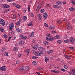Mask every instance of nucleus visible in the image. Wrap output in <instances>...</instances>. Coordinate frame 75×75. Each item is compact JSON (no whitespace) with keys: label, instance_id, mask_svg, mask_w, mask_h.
I'll return each mask as SVG.
<instances>
[{"label":"nucleus","instance_id":"6e6552de","mask_svg":"<svg viewBox=\"0 0 75 75\" xmlns=\"http://www.w3.org/2000/svg\"><path fill=\"white\" fill-rule=\"evenodd\" d=\"M28 69H29V67L28 66L26 67L25 68H24V72H26V71H27L28 70Z\"/></svg>","mask_w":75,"mask_h":75},{"label":"nucleus","instance_id":"2eb2a0df","mask_svg":"<svg viewBox=\"0 0 75 75\" xmlns=\"http://www.w3.org/2000/svg\"><path fill=\"white\" fill-rule=\"evenodd\" d=\"M15 7L17 8H20V7H21L20 5L19 4H17L15 6Z\"/></svg>","mask_w":75,"mask_h":75},{"label":"nucleus","instance_id":"4c0bfd02","mask_svg":"<svg viewBox=\"0 0 75 75\" xmlns=\"http://www.w3.org/2000/svg\"><path fill=\"white\" fill-rule=\"evenodd\" d=\"M47 37H51L52 35H51L50 34H47Z\"/></svg>","mask_w":75,"mask_h":75},{"label":"nucleus","instance_id":"864d4df0","mask_svg":"<svg viewBox=\"0 0 75 75\" xmlns=\"http://www.w3.org/2000/svg\"><path fill=\"white\" fill-rule=\"evenodd\" d=\"M40 9H39L38 7H37V9H36V11H39V10H40Z\"/></svg>","mask_w":75,"mask_h":75},{"label":"nucleus","instance_id":"f257e3e1","mask_svg":"<svg viewBox=\"0 0 75 75\" xmlns=\"http://www.w3.org/2000/svg\"><path fill=\"white\" fill-rule=\"evenodd\" d=\"M0 24L2 26L5 25V22L4 21L1 19H0Z\"/></svg>","mask_w":75,"mask_h":75},{"label":"nucleus","instance_id":"0e129e2a","mask_svg":"<svg viewBox=\"0 0 75 75\" xmlns=\"http://www.w3.org/2000/svg\"><path fill=\"white\" fill-rule=\"evenodd\" d=\"M16 63H17V64H19L20 63V62H19V61H16Z\"/></svg>","mask_w":75,"mask_h":75},{"label":"nucleus","instance_id":"4d7b16f0","mask_svg":"<svg viewBox=\"0 0 75 75\" xmlns=\"http://www.w3.org/2000/svg\"><path fill=\"white\" fill-rule=\"evenodd\" d=\"M64 57L65 58H69V57H68V55H65Z\"/></svg>","mask_w":75,"mask_h":75},{"label":"nucleus","instance_id":"4be33fe9","mask_svg":"<svg viewBox=\"0 0 75 75\" xmlns=\"http://www.w3.org/2000/svg\"><path fill=\"white\" fill-rule=\"evenodd\" d=\"M15 24L17 25H18L20 24V22L17 21L15 23Z\"/></svg>","mask_w":75,"mask_h":75},{"label":"nucleus","instance_id":"b1692460","mask_svg":"<svg viewBox=\"0 0 75 75\" xmlns=\"http://www.w3.org/2000/svg\"><path fill=\"white\" fill-rule=\"evenodd\" d=\"M4 8H8V6L7 4H5L4 5Z\"/></svg>","mask_w":75,"mask_h":75},{"label":"nucleus","instance_id":"c85d7f7f","mask_svg":"<svg viewBox=\"0 0 75 75\" xmlns=\"http://www.w3.org/2000/svg\"><path fill=\"white\" fill-rule=\"evenodd\" d=\"M64 41L66 43H68L69 42V41L68 40H65Z\"/></svg>","mask_w":75,"mask_h":75},{"label":"nucleus","instance_id":"423d86ee","mask_svg":"<svg viewBox=\"0 0 75 75\" xmlns=\"http://www.w3.org/2000/svg\"><path fill=\"white\" fill-rule=\"evenodd\" d=\"M43 17L44 18L46 19L48 17V14L46 12L44 13L43 14Z\"/></svg>","mask_w":75,"mask_h":75},{"label":"nucleus","instance_id":"052dcab7","mask_svg":"<svg viewBox=\"0 0 75 75\" xmlns=\"http://www.w3.org/2000/svg\"><path fill=\"white\" fill-rule=\"evenodd\" d=\"M18 56L19 57H18V58H20V57H21V54H19L18 55Z\"/></svg>","mask_w":75,"mask_h":75},{"label":"nucleus","instance_id":"473e14b6","mask_svg":"<svg viewBox=\"0 0 75 75\" xmlns=\"http://www.w3.org/2000/svg\"><path fill=\"white\" fill-rule=\"evenodd\" d=\"M23 19L24 21H25L27 20V17L25 16H24Z\"/></svg>","mask_w":75,"mask_h":75},{"label":"nucleus","instance_id":"4468645a","mask_svg":"<svg viewBox=\"0 0 75 75\" xmlns=\"http://www.w3.org/2000/svg\"><path fill=\"white\" fill-rule=\"evenodd\" d=\"M53 52V50H49L47 52V54H51Z\"/></svg>","mask_w":75,"mask_h":75},{"label":"nucleus","instance_id":"a18cd8bd","mask_svg":"<svg viewBox=\"0 0 75 75\" xmlns=\"http://www.w3.org/2000/svg\"><path fill=\"white\" fill-rule=\"evenodd\" d=\"M69 48L71 49V50H75V49L73 47H70Z\"/></svg>","mask_w":75,"mask_h":75},{"label":"nucleus","instance_id":"39448f33","mask_svg":"<svg viewBox=\"0 0 75 75\" xmlns=\"http://www.w3.org/2000/svg\"><path fill=\"white\" fill-rule=\"evenodd\" d=\"M14 26V25L13 23H11L10 25L9 26V30H12V29L13 28V27Z\"/></svg>","mask_w":75,"mask_h":75},{"label":"nucleus","instance_id":"f704fd0d","mask_svg":"<svg viewBox=\"0 0 75 75\" xmlns=\"http://www.w3.org/2000/svg\"><path fill=\"white\" fill-rule=\"evenodd\" d=\"M45 11V10L44 9H42L40 11L41 13H44Z\"/></svg>","mask_w":75,"mask_h":75},{"label":"nucleus","instance_id":"20e7f679","mask_svg":"<svg viewBox=\"0 0 75 75\" xmlns=\"http://www.w3.org/2000/svg\"><path fill=\"white\" fill-rule=\"evenodd\" d=\"M69 41L71 43H75V39L71 37L69 39Z\"/></svg>","mask_w":75,"mask_h":75},{"label":"nucleus","instance_id":"774afa93","mask_svg":"<svg viewBox=\"0 0 75 75\" xmlns=\"http://www.w3.org/2000/svg\"><path fill=\"white\" fill-rule=\"evenodd\" d=\"M67 20V19L65 18H64V19H63V21H66Z\"/></svg>","mask_w":75,"mask_h":75},{"label":"nucleus","instance_id":"e2e57ef3","mask_svg":"<svg viewBox=\"0 0 75 75\" xmlns=\"http://www.w3.org/2000/svg\"><path fill=\"white\" fill-rule=\"evenodd\" d=\"M54 68H59V67L58 66H56L54 67Z\"/></svg>","mask_w":75,"mask_h":75},{"label":"nucleus","instance_id":"338daca9","mask_svg":"<svg viewBox=\"0 0 75 75\" xmlns=\"http://www.w3.org/2000/svg\"><path fill=\"white\" fill-rule=\"evenodd\" d=\"M21 18H20L19 21V22H20V23H21Z\"/></svg>","mask_w":75,"mask_h":75},{"label":"nucleus","instance_id":"6e6d98bb","mask_svg":"<svg viewBox=\"0 0 75 75\" xmlns=\"http://www.w3.org/2000/svg\"><path fill=\"white\" fill-rule=\"evenodd\" d=\"M61 70L63 72H65V70L64 69H61Z\"/></svg>","mask_w":75,"mask_h":75},{"label":"nucleus","instance_id":"c9c22d12","mask_svg":"<svg viewBox=\"0 0 75 75\" xmlns=\"http://www.w3.org/2000/svg\"><path fill=\"white\" fill-rule=\"evenodd\" d=\"M61 42H62V41H61V40H59L58 41H57V44H61Z\"/></svg>","mask_w":75,"mask_h":75},{"label":"nucleus","instance_id":"5fc2aeb1","mask_svg":"<svg viewBox=\"0 0 75 75\" xmlns=\"http://www.w3.org/2000/svg\"><path fill=\"white\" fill-rule=\"evenodd\" d=\"M36 74H38V75H41V74L38 72L36 71Z\"/></svg>","mask_w":75,"mask_h":75},{"label":"nucleus","instance_id":"c756f323","mask_svg":"<svg viewBox=\"0 0 75 75\" xmlns=\"http://www.w3.org/2000/svg\"><path fill=\"white\" fill-rule=\"evenodd\" d=\"M16 30L17 31H18V32H20V29L18 28H16Z\"/></svg>","mask_w":75,"mask_h":75},{"label":"nucleus","instance_id":"7c9ffc66","mask_svg":"<svg viewBox=\"0 0 75 75\" xmlns=\"http://www.w3.org/2000/svg\"><path fill=\"white\" fill-rule=\"evenodd\" d=\"M49 61V59H48L46 57H45V62L47 63V61Z\"/></svg>","mask_w":75,"mask_h":75},{"label":"nucleus","instance_id":"603ef678","mask_svg":"<svg viewBox=\"0 0 75 75\" xmlns=\"http://www.w3.org/2000/svg\"><path fill=\"white\" fill-rule=\"evenodd\" d=\"M5 56H8V53L6 52L5 53Z\"/></svg>","mask_w":75,"mask_h":75},{"label":"nucleus","instance_id":"f03ea898","mask_svg":"<svg viewBox=\"0 0 75 75\" xmlns=\"http://www.w3.org/2000/svg\"><path fill=\"white\" fill-rule=\"evenodd\" d=\"M38 50H39V52H40V54H42L44 53V52L42 51L43 49L42 47H39L38 48Z\"/></svg>","mask_w":75,"mask_h":75},{"label":"nucleus","instance_id":"9b49d317","mask_svg":"<svg viewBox=\"0 0 75 75\" xmlns=\"http://www.w3.org/2000/svg\"><path fill=\"white\" fill-rule=\"evenodd\" d=\"M67 28L68 30H72V27L71 26H69Z\"/></svg>","mask_w":75,"mask_h":75},{"label":"nucleus","instance_id":"09e8293b","mask_svg":"<svg viewBox=\"0 0 75 75\" xmlns=\"http://www.w3.org/2000/svg\"><path fill=\"white\" fill-rule=\"evenodd\" d=\"M44 26L45 27H48V25L47 24V23H45L44 24Z\"/></svg>","mask_w":75,"mask_h":75},{"label":"nucleus","instance_id":"a19ab883","mask_svg":"<svg viewBox=\"0 0 75 75\" xmlns=\"http://www.w3.org/2000/svg\"><path fill=\"white\" fill-rule=\"evenodd\" d=\"M41 4H40L38 6V7L40 9L41 8Z\"/></svg>","mask_w":75,"mask_h":75},{"label":"nucleus","instance_id":"f8f14e48","mask_svg":"<svg viewBox=\"0 0 75 75\" xmlns=\"http://www.w3.org/2000/svg\"><path fill=\"white\" fill-rule=\"evenodd\" d=\"M53 7L54 8H61V6L57 5H54Z\"/></svg>","mask_w":75,"mask_h":75},{"label":"nucleus","instance_id":"13d9d810","mask_svg":"<svg viewBox=\"0 0 75 75\" xmlns=\"http://www.w3.org/2000/svg\"><path fill=\"white\" fill-rule=\"evenodd\" d=\"M4 4H2L1 5V6L3 7H4Z\"/></svg>","mask_w":75,"mask_h":75},{"label":"nucleus","instance_id":"a211bd4d","mask_svg":"<svg viewBox=\"0 0 75 75\" xmlns=\"http://www.w3.org/2000/svg\"><path fill=\"white\" fill-rule=\"evenodd\" d=\"M50 40V41H54V37L51 36L49 38Z\"/></svg>","mask_w":75,"mask_h":75},{"label":"nucleus","instance_id":"c03bdc74","mask_svg":"<svg viewBox=\"0 0 75 75\" xmlns=\"http://www.w3.org/2000/svg\"><path fill=\"white\" fill-rule=\"evenodd\" d=\"M28 26H31V25H33V24H32L31 23H30L29 24L27 25Z\"/></svg>","mask_w":75,"mask_h":75},{"label":"nucleus","instance_id":"0eeeda50","mask_svg":"<svg viewBox=\"0 0 75 75\" xmlns=\"http://www.w3.org/2000/svg\"><path fill=\"white\" fill-rule=\"evenodd\" d=\"M24 70V66H21L19 68V70L20 71H22L23 70Z\"/></svg>","mask_w":75,"mask_h":75},{"label":"nucleus","instance_id":"de8ad7c7","mask_svg":"<svg viewBox=\"0 0 75 75\" xmlns=\"http://www.w3.org/2000/svg\"><path fill=\"white\" fill-rule=\"evenodd\" d=\"M33 65H36V62L35 61L33 62Z\"/></svg>","mask_w":75,"mask_h":75},{"label":"nucleus","instance_id":"49530a36","mask_svg":"<svg viewBox=\"0 0 75 75\" xmlns=\"http://www.w3.org/2000/svg\"><path fill=\"white\" fill-rule=\"evenodd\" d=\"M46 39L47 41H50V38H48L47 37L46 38Z\"/></svg>","mask_w":75,"mask_h":75},{"label":"nucleus","instance_id":"6ab92c4d","mask_svg":"<svg viewBox=\"0 0 75 75\" xmlns=\"http://www.w3.org/2000/svg\"><path fill=\"white\" fill-rule=\"evenodd\" d=\"M14 51H15L16 52H17V51H18V50L17 49V47H15L13 49Z\"/></svg>","mask_w":75,"mask_h":75},{"label":"nucleus","instance_id":"e433bc0d","mask_svg":"<svg viewBox=\"0 0 75 75\" xmlns=\"http://www.w3.org/2000/svg\"><path fill=\"white\" fill-rule=\"evenodd\" d=\"M19 44H20V45H23V44H24V43H23L22 42V41H19Z\"/></svg>","mask_w":75,"mask_h":75},{"label":"nucleus","instance_id":"dca6fc26","mask_svg":"<svg viewBox=\"0 0 75 75\" xmlns=\"http://www.w3.org/2000/svg\"><path fill=\"white\" fill-rule=\"evenodd\" d=\"M25 51L27 53H28V54H29V53L30 52V50L29 49H26Z\"/></svg>","mask_w":75,"mask_h":75},{"label":"nucleus","instance_id":"37998d69","mask_svg":"<svg viewBox=\"0 0 75 75\" xmlns=\"http://www.w3.org/2000/svg\"><path fill=\"white\" fill-rule=\"evenodd\" d=\"M71 3L72 4L74 5V6H75V3L73 1H71Z\"/></svg>","mask_w":75,"mask_h":75},{"label":"nucleus","instance_id":"412c9836","mask_svg":"<svg viewBox=\"0 0 75 75\" xmlns=\"http://www.w3.org/2000/svg\"><path fill=\"white\" fill-rule=\"evenodd\" d=\"M69 10L70 11H74L75 10V8L72 7L70 8H69Z\"/></svg>","mask_w":75,"mask_h":75},{"label":"nucleus","instance_id":"680f3d73","mask_svg":"<svg viewBox=\"0 0 75 75\" xmlns=\"http://www.w3.org/2000/svg\"><path fill=\"white\" fill-rule=\"evenodd\" d=\"M34 34H31L30 35V37H33V36H34Z\"/></svg>","mask_w":75,"mask_h":75},{"label":"nucleus","instance_id":"ea45409f","mask_svg":"<svg viewBox=\"0 0 75 75\" xmlns=\"http://www.w3.org/2000/svg\"><path fill=\"white\" fill-rule=\"evenodd\" d=\"M64 68H65V69H68V66L66 65H65L64 66Z\"/></svg>","mask_w":75,"mask_h":75},{"label":"nucleus","instance_id":"bb28decb","mask_svg":"<svg viewBox=\"0 0 75 75\" xmlns=\"http://www.w3.org/2000/svg\"><path fill=\"white\" fill-rule=\"evenodd\" d=\"M38 17H39V20H41V18H42V16H41V15L39 14Z\"/></svg>","mask_w":75,"mask_h":75},{"label":"nucleus","instance_id":"f3484780","mask_svg":"<svg viewBox=\"0 0 75 75\" xmlns=\"http://www.w3.org/2000/svg\"><path fill=\"white\" fill-rule=\"evenodd\" d=\"M38 45H35L33 47V48L35 49V50H37V49L38 48Z\"/></svg>","mask_w":75,"mask_h":75},{"label":"nucleus","instance_id":"8fccbe9b","mask_svg":"<svg viewBox=\"0 0 75 75\" xmlns=\"http://www.w3.org/2000/svg\"><path fill=\"white\" fill-rule=\"evenodd\" d=\"M30 6H29L28 8V12H30Z\"/></svg>","mask_w":75,"mask_h":75},{"label":"nucleus","instance_id":"393cba45","mask_svg":"<svg viewBox=\"0 0 75 75\" xmlns=\"http://www.w3.org/2000/svg\"><path fill=\"white\" fill-rule=\"evenodd\" d=\"M57 23L58 24H61V23L62 22H61V20H59L57 21Z\"/></svg>","mask_w":75,"mask_h":75},{"label":"nucleus","instance_id":"3c124183","mask_svg":"<svg viewBox=\"0 0 75 75\" xmlns=\"http://www.w3.org/2000/svg\"><path fill=\"white\" fill-rule=\"evenodd\" d=\"M52 33H53V34H55V33H57V32H56L54 30H53L52 31Z\"/></svg>","mask_w":75,"mask_h":75},{"label":"nucleus","instance_id":"1a4fd4ad","mask_svg":"<svg viewBox=\"0 0 75 75\" xmlns=\"http://www.w3.org/2000/svg\"><path fill=\"white\" fill-rule=\"evenodd\" d=\"M35 55H37V56H39L40 57H41V53L40 52H35Z\"/></svg>","mask_w":75,"mask_h":75},{"label":"nucleus","instance_id":"7ed1b4c3","mask_svg":"<svg viewBox=\"0 0 75 75\" xmlns=\"http://www.w3.org/2000/svg\"><path fill=\"white\" fill-rule=\"evenodd\" d=\"M0 69L2 71H5L6 70V67L5 66H3L2 67L0 68Z\"/></svg>","mask_w":75,"mask_h":75},{"label":"nucleus","instance_id":"72a5a7b5","mask_svg":"<svg viewBox=\"0 0 75 75\" xmlns=\"http://www.w3.org/2000/svg\"><path fill=\"white\" fill-rule=\"evenodd\" d=\"M30 16L32 17H34V14H33V13H31L30 14Z\"/></svg>","mask_w":75,"mask_h":75},{"label":"nucleus","instance_id":"cd10ccee","mask_svg":"<svg viewBox=\"0 0 75 75\" xmlns=\"http://www.w3.org/2000/svg\"><path fill=\"white\" fill-rule=\"evenodd\" d=\"M0 31H1V32H3V31H4V28H0Z\"/></svg>","mask_w":75,"mask_h":75},{"label":"nucleus","instance_id":"58836bf2","mask_svg":"<svg viewBox=\"0 0 75 75\" xmlns=\"http://www.w3.org/2000/svg\"><path fill=\"white\" fill-rule=\"evenodd\" d=\"M33 59H37V58H38V57H35V56H33L32 57Z\"/></svg>","mask_w":75,"mask_h":75},{"label":"nucleus","instance_id":"2f4dec72","mask_svg":"<svg viewBox=\"0 0 75 75\" xmlns=\"http://www.w3.org/2000/svg\"><path fill=\"white\" fill-rule=\"evenodd\" d=\"M51 72H54V73H58V71H55V70H51Z\"/></svg>","mask_w":75,"mask_h":75},{"label":"nucleus","instance_id":"a878e982","mask_svg":"<svg viewBox=\"0 0 75 75\" xmlns=\"http://www.w3.org/2000/svg\"><path fill=\"white\" fill-rule=\"evenodd\" d=\"M27 37H26V36H23L22 37V39L23 40H26V38H27Z\"/></svg>","mask_w":75,"mask_h":75},{"label":"nucleus","instance_id":"79ce46f5","mask_svg":"<svg viewBox=\"0 0 75 75\" xmlns=\"http://www.w3.org/2000/svg\"><path fill=\"white\" fill-rule=\"evenodd\" d=\"M4 38H7V35H4Z\"/></svg>","mask_w":75,"mask_h":75},{"label":"nucleus","instance_id":"5701e85b","mask_svg":"<svg viewBox=\"0 0 75 75\" xmlns=\"http://www.w3.org/2000/svg\"><path fill=\"white\" fill-rule=\"evenodd\" d=\"M56 4H58V5H59V6H61V5L62 4V3H61V2L59 1L56 2Z\"/></svg>","mask_w":75,"mask_h":75},{"label":"nucleus","instance_id":"ddd939ff","mask_svg":"<svg viewBox=\"0 0 75 75\" xmlns=\"http://www.w3.org/2000/svg\"><path fill=\"white\" fill-rule=\"evenodd\" d=\"M54 38H55V39H59V38H60V36L57 35H56L55 37H54Z\"/></svg>","mask_w":75,"mask_h":75},{"label":"nucleus","instance_id":"9d476101","mask_svg":"<svg viewBox=\"0 0 75 75\" xmlns=\"http://www.w3.org/2000/svg\"><path fill=\"white\" fill-rule=\"evenodd\" d=\"M43 43L44 44V45H48V42L47 41H45L43 42Z\"/></svg>","mask_w":75,"mask_h":75},{"label":"nucleus","instance_id":"aec40b11","mask_svg":"<svg viewBox=\"0 0 75 75\" xmlns=\"http://www.w3.org/2000/svg\"><path fill=\"white\" fill-rule=\"evenodd\" d=\"M50 29H52V30H53V29H54L55 28V27L53 25V26H50Z\"/></svg>","mask_w":75,"mask_h":75},{"label":"nucleus","instance_id":"69168bd1","mask_svg":"<svg viewBox=\"0 0 75 75\" xmlns=\"http://www.w3.org/2000/svg\"><path fill=\"white\" fill-rule=\"evenodd\" d=\"M1 51H5V48H2V49L1 50Z\"/></svg>","mask_w":75,"mask_h":75},{"label":"nucleus","instance_id":"bf43d9fd","mask_svg":"<svg viewBox=\"0 0 75 75\" xmlns=\"http://www.w3.org/2000/svg\"><path fill=\"white\" fill-rule=\"evenodd\" d=\"M17 17V16L16 15H15L13 16V17L14 18H16V17Z\"/></svg>","mask_w":75,"mask_h":75}]
</instances>
